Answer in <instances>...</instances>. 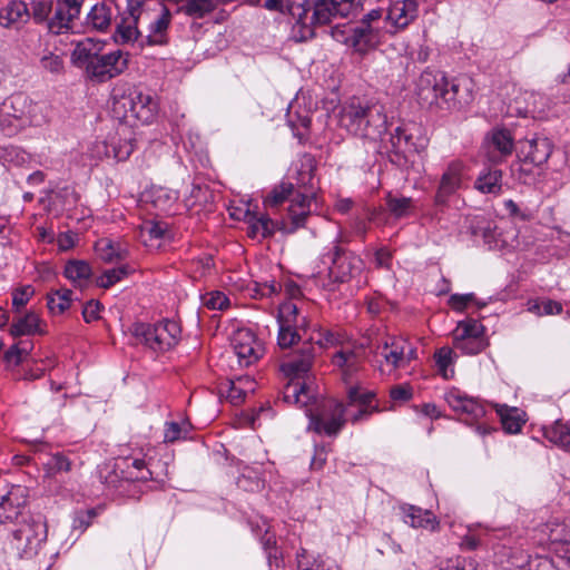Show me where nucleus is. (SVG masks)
Instances as JSON below:
<instances>
[{"mask_svg":"<svg viewBox=\"0 0 570 570\" xmlns=\"http://www.w3.org/2000/svg\"><path fill=\"white\" fill-rule=\"evenodd\" d=\"M283 400L288 404L305 407V414L309 419V429L317 433L336 435L345 424L344 405L335 400H327L321 405H315L314 396L301 380H289L284 387Z\"/></svg>","mask_w":570,"mask_h":570,"instance_id":"obj_1","label":"nucleus"},{"mask_svg":"<svg viewBox=\"0 0 570 570\" xmlns=\"http://www.w3.org/2000/svg\"><path fill=\"white\" fill-rule=\"evenodd\" d=\"M416 95L423 104L449 110L460 109L472 101L470 83L465 80L450 81L442 71H423L417 80Z\"/></svg>","mask_w":570,"mask_h":570,"instance_id":"obj_2","label":"nucleus"},{"mask_svg":"<svg viewBox=\"0 0 570 570\" xmlns=\"http://www.w3.org/2000/svg\"><path fill=\"white\" fill-rule=\"evenodd\" d=\"M111 114L129 126L150 124L157 114V102L134 85L118 81L111 90Z\"/></svg>","mask_w":570,"mask_h":570,"instance_id":"obj_3","label":"nucleus"},{"mask_svg":"<svg viewBox=\"0 0 570 570\" xmlns=\"http://www.w3.org/2000/svg\"><path fill=\"white\" fill-rule=\"evenodd\" d=\"M338 124L350 134L376 142L386 131L387 117L382 105L352 99L341 108Z\"/></svg>","mask_w":570,"mask_h":570,"instance_id":"obj_4","label":"nucleus"},{"mask_svg":"<svg viewBox=\"0 0 570 570\" xmlns=\"http://www.w3.org/2000/svg\"><path fill=\"white\" fill-rule=\"evenodd\" d=\"M323 263L328 266V281L331 285L346 284L355 281L357 286L364 284V261L354 252L342 246L341 233L325 247L322 254Z\"/></svg>","mask_w":570,"mask_h":570,"instance_id":"obj_5","label":"nucleus"},{"mask_svg":"<svg viewBox=\"0 0 570 570\" xmlns=\"http://www.w3.org/2000/svg\"><path fill=\"white\" fill-rule=\"evenodd\" d=\"M315 161L309 155L303 156L296 167V174L292 177L296 197L292 199L288 216L292 222L291 232L303 227L311 213V204L316 196L314 181Z\"/></svg>","mask_w":570,"mask_h":570,"instance_id":"obj_6","label":"nucleus"},{"mask_svg":"<svg viewBox=\"0 0 570 570\" xmlns=\"http://www.w3.org/2000/svg\"><path fill=\"white\" fill-rule=\"evenodd\" d=\"M309 342L304 343L299 348L298 355L282 364L281 368L285 375L294 380H299L302 375L306 374L312 365L316 355V346L318 348H326L341 343L342 336L340 333L320 328L313 333L308 338Z\"/></svg>","mask_w":570,"mask_h":570,"instance_id":"obj_7","label":"nucleus"},{"mask_svg":"<svg viewBox=\"0 0 570 570\" xmlns=\"http://www.w3.org/2000/svg\"><path fill=\"white\" fill-rule=\"evenodd\" d=\"M131 335L138 344L154 352H165L174 347L180 337V327L175 321H163L156 324L135 323L130 327Z\"/></svg>","mask_w":570,"mask_h":570,"instance_id":"obj_8","label":"nucleus"},{"mask_svg":"<svg viewBox=\"0 0 570 570\" xmlns=\"http://www.w3.org/2000/svg\"><path fill=\"white\" fill-rule=\"evenodd\" d=\"M47 539V524L41 519L23 520L11 531L8 546L19 558L31 559L37 556Z\"/></svg>","mask_w":570,"mask_h":570,"instance_id":"obj_9","label":"nucleus"},{"mask_svg":"<svg viewBox=\"0 0 570 570\" xmlns=\"http://www.w3.org/2000/svg\"><path fill=\"white\" fill-rule=\"evenodd\" d=\"M31 104L23 94H14L0 104V128L8 135H14L20 129L36 124Z\"/></svg>","mask_w":570,"mask_h":570,"instance_id":"obj_10","label":"nucleus"},{"mask_svg":"<svg viewBox=\"0 0 570 570\" xmlns=\"http://www.w3.org/2000/svg\"><path fill=\"white\" fill-rule=\"evenodd\" d=\"M448 405L463 417L468 424L476 423L475 431L480 435L490 433L491 429L480 420L485 415V405L475 397H471L458 389H451L444 394Z\"/></svg>","mask_w":570,"mask_h":570,"instance_id":"obj_11","label":"nucleus"},{"mask_svg":"<svg viewBox=\"0 0 570 570\" xmlns=\"http://www.w3.org/2000/svg\"><path fill=\"white\" fill-rule=\"evenodd\" d=\"M278 334L277 344L281 348L292 347L299 341L298 330L305 327L306 317L301 316L297 305L292 302L283 303L277 315Z\"/></svg>","mask_w":570,"mask_h":570,"instance_id":"obj_12","label":"nucleus"},{"mask_svg":"<svg viewBox=\"0 0 570 570\" xmlns=\"http://www.w3.org/2000/svg\"><path fill=\"white\" fill-rule=\"evenodd\" d=\"M128 68V53L122 50H112L107 53H99L91 62L86 76L95 82H107L121 75Z\"/></svg>","mask_w":570,"mask_h":570,"instance_id":"obj_13","label":"nucleus"},{"mask_svg":"<svg viewBox=\"0 0 570 570\" xmlns=\"http://www.w3.org/2000/svg\"><path fill=\"white\" fill-rule=\"evenodd\" d=\"M468 174V166L460 159L451 160L441 175L438 189L434 195V204L439 207L446 206L453 196L463 186Z\"/></svg>","mask_w":570,"mask_h":570,"instance_id":"obj_14","label":"nucleus"},{"mask_svg":"<svg viewBox=\"0 0 570 570\" xmlns=\"http://www.w3.org/2000/svg\"><path fill=\"white\" fill-rule=\"evenodd\" d=\"M85 0H56L48 22V31L61 35L72 28L73 20L78 19Z\"/></svg>","mask_w":570,"mask_h":570,"instance_id":"obj_15","label":"nucleus"},{"mask_svg":"<svg viewBox=\"0 0 570 570\" xmlns=\"http://www.w3.org/2000/svg\"><path fill=\"white\" fill-rule=\"evenodd\" d=\"M356 10L355 0H316L313 6L312 23L325 26L335 18H348Z\"/></svg>","mask_w":570,"mask_h":570,"instance_id":"obj_16","label":"nucleus"},{"mask_svg":"<svg viewBox=\"0 0 570 570\" xmlns=\"http://www.w3.org/2000/svg\"><path fill=\"white\" fill-rule=\"evenodd\" d=\"M230 345L240 366H249L263 355V347L249 330L236 331L232 336Z\"/></svg>","mask_w":570,"mask_h":570,"instance_id":"obj_17","label":"nucleus"},{"mask_svg":"<svg viewBox=\"0 0 570 570\" xmlns=\"http://www.w3.org/2000/svg\"><path fill=\"white\" fill-rule=\"evenodd\" d=\"M147 16L149 21L145 36L146 43L149 46H166L169 42L171 11L166 6H160L158 10L147 13Z\"/></svg>","mask_w":570,"mask_h":570,"instance_id":"obj_18","label":"nucleus"},{"mask_svg":"<svg viewBox=\"0 0 570 570\" xmlns=\"http://www.w3.org/2000/svg\"><path fill=\"white\" fill-rule=\"evenodd\" d=\"M485 145L489 161L499 164L512 154L514 141L510 130L497 128L488 134Z\"/></svg>","mask_w":570,"mask_h":570,"instance_id":"obj_19","label":"nucleus"},{"mask_svg":"<svg viewBox=\"0 0 570 570\" xmlns=\"http://www.w3.org/2000/svg\"><path fill=\"white\" fill-rule=\"evenodd\" d=\"M419 13L416 0H396L391 3L386 13V22L391 26V32H397L412 23Z\"/></svg>","mask_w":570,"mask_h":570,"instance_id":"obj_20","label":"nucleus"},{"mask_svg":"<svg viewBox=\"0 0 570 570\" xmlns=\"http://www.w3.org/2000/svg\"><path fill=\"white\" fill-rule=\"evenodd\" d=\"M104 42L92 38H85L77 42L71 52V62L76 67L85 68L87 72L104 49Z\"/></svg>","mask_w":570,"mask_h":570,"instance_id":"obj_21","label":"nucleus"},{"mask_svg":"<svg viewBox=\"0 0 570 570\" xmlns=\"http://www.w3.org/2000/svg\"><path fill=\"white\" fill-rule=\"evenodd\" d=\"M30 19L24 1H11L0 9V26L7 29H21Z\"/></svg>","mask_w":570,"mask_h":570,"instance_id":"obj_22","label":"nucleus"},{"mask_svg":"<svg viewBox=\"0 0 570 570\" xmlns=\"http://www.w3.org/2000/svg\"><path fill=\"white\" fill-rule=\"evenodd\" d=\"M115 19V10L111 4L97 2L86 16V27L98 32H108Z\"/></svg>","mask_w":570,"mask_h":570,"instance_id":"obj_23","label":"nucleus"},{"mask_svg":"<svg viewBox=\"0 0 570 570\" xmlns=\"http://www.w3.org/2000/svg\"><path fill=\"white\" fill-rule=\"evenodd\" d=\"M404 346L406 340L403 337H390L376 347L379 353L392 370L404 368Z\"/></svg>","mask_w":570,"mask_h":570,"instance_id":"obj_24","label":"nucleus"},{"mask_svg":"<svg viewBox=\"0 0 570 570\" xmlns=\"http://www.w3.org/2000/svg\"><path fill=\"white\" fill-rule=\"evenodd\" d=\"M552 148L553 146L549 138L535 136L525 141L522 146V153L529 163L541 166L547 163L551 156Z\"/></svg>","mask_w":570,"mask_h":570,"instance_id":"obj_25","label":"nucleus"},{"mask_svg":"<svg viewBox=\"0 0 570 570\" xmlns=\"http://www.w3.org/2000/svg\"><path fill=\"white\" fill-rule=\"evenodd\" d=\"M379 37V28L374 27L373 24L360 22L358 26L351 29L347 45L353 47L356 51L364 52L370 47H373L377 43Z\"/></svg>","mask_w":570,"mask_h":570,"instance_id":"obj_26","label":"nucleus"},{"mask_svg":"<svg viewBox=\"0 0 570 570\" xmlns=\"http://www.w3.org/2000/svg\"><path fill=\"white\" fill-rule=\"evenodd\" d=\"M10 334L14 337L43 335L46 334V324L36 312H28L12 321Z\"/></svg>","mask_w":570,"mask_h":570,"instance_id":"obj_27","label":"nucleus"},{"mask_svg":"<svg viewBox=\"0 0 570 570\" xmlns=\"http://www.w3.org/2000/svg\"><path fill=\"white\" fill-rule=\"evenodd\" d=\"M403 521L412 528L435 530L439 525L436 517L430 510H423L415 505L401 507Z\"/></svg>","mask_w":570,"mask_h":570,"instance_id":"obj_28","label":"nucleus"},{"mask_svg":"<svg viewBox=\"0 0 570 570\" xmlns=\"http://www.w3.org/2000/svg\"><path fill=\"white\" fill-rule=\"evenodd\" d=\"M245 220L248 225L247 235L253 239L262 240L272 237L275 233L276 224L267 215H257L247 209Z\"/></svg>","mask_w":570,"mask_h":570,"instance_id":"obj_29","label":"nucleus"},{"mask_svg":"<svg viewBox=\"0 0 570 570\" xmlns=\"http://www.w3.org/2000/svg\"><path fill=\"white\" fill-rule=\"evenodd\" d=\"M391 151L396 157L395 163L401 164L402 160H406L410 154L416 151L413 137L403 127H396L390 138ZM394 161V159H392Z\"/></svg>","mask_w":570,"mask_h":570,"instance_id":"obj_30","label":"nucleus"},{"mask_svg":"<svg viewBox=\"0 0 570 570\" xmlns=\"http://www.w3.org/2000/svg\"><path fill=\"white\" fill-rule=\"evenodd\" d=\"M22 492L20 487H13L10 491L0 494V524L20 513V508L24 504V500L21 499Z\"/></svg>","mask_w":570,"mask_h":570,"instance_id":"obj_31","label":"nucleus"},{"mask_svg":"<svg viewBox=\"0 0 570 570\" xmlns=\"http://www.w3.org/2000/svg\"><path fill=\"white\" fill-rule=\"evenodd\" d=\"M145 196L147 202L163 213H169L178 199L176 190L163 186H153Z\"/></svg>","mask_w":570,"mask_h":570,"instance_id":"obj_32","label":"nucleus"},{"mask_svg":"<svg viewBox=\"0 0 570 570\" xmlns=\"http://www.w3.org/2000/svg\"><path fill=\"white\" fill-rule=\"evenodd\" d=\"M474 188L482 194L499 195L502 190V170L482 169L474 181Z\"/></svg>","mask_w":570,"mask_h":570,"instance_id":"obj_33","label":"nucleus"},{"mask_svg":"<svg viewBox=\"0 0 570 570\" xmlns=\"http://www.w3.org/2000/svg\"><path fill=\"white\" fill-rule=\"evenodd\" d=\"M362 356L361 351L356 350H341L332 357L334 366L341 368L344 375H350L356 372L361 365Z\"/></svg>","mask_w":570,"mask_h":570,"instance_id":"obj_34","label":"nucleus"},{"mask_svg":"<svg viewBox=\"0 0 570 570\" xmlns=\"http://www.w3.org/2000/svg\"><path fill=\"white\" fill-rule=\"evenodd\" d=\"M543 435L549 442L570 452V424L558 420L543 428Z\"/></svg>","mask_w":570,"mask_h":570,"instance_id":"obj_35","label":"nucleus"},{"mask_svg":"<svg viewBox=\"0 0 570 570\" xmlns=\"http://www.w3.org/2000/svg\"><path fill=\"white\" fill-rule=\"evenodd\" d=\"M65 276L75 285L83 287L91 276V267L85 261H70L65 266Z\"/></svg>","mask_w":570,"mask_h":570,"instance_id":"obj_36","label":"nucleus"},{"mask_svg":"<svg viewBox=\"0 0 570 570\" xmlns=\"http://www.w3.org/2000/svg\"><path fill=\"white\" fill-rule=\"evenodd\" d=\"M169 236L168 224L164 222L146 220L140 225V237L146 245L154 246V240Z\"/></svg>","mask_w":570,"mask_h":570,"instance_id":"obj_37","label":"nucleus"},{"mask_svg":"<svg viewBox=\"0 0 570 570\" xmlns=\"http://www.w3.org/2000/svg\"><path fill=\"white\" fill-rule=\"evenodd\" d=\"M497 412L500 415L502 426L508 433L514 434L521 431L524 420L517 407L498 405Z\"/></svg>","mask_w":570,"mask_h":570,"instance_id":"obj_38","label":"nucleus"},{"mask_svg":"<svg viewBox=\"0 0 570 570\" xmlns=\"http://www.w3.org/2000/svg\"><path fill=\"white\" fill-rule=\"evenodd\" d=\"M294 197H296L294 183L292 180L282 181L264 198V205L267 207H276L286 199L291 198L292 200Z\"/></svg>","mask_w":570,"mask_h":570,"instance_id":"obj_39","label":"nucleus"},{"mask_svg":"<svg viewBox=\"0 0 570 570\" xmlns=\"http://www.w3.org/2000/svg\"><path fill=\"white\" fill-rule=\"evenodd\" d=\"M386 206L393 217L403 218L411 215L414 208V200L411 197L394 196L389 193L386 196Z\"/></svg>","mask_w":570,"mask_h":570,"instance_id":"obj_40","label":"nucleus"},{"mask_svg":"<svg viewBox=\"0 0 570 570\" xmlns=\"http://www.w3.org/2000/svg\"><path fill=\"white\" fill-rule=\"evenodd\" d=\"M454 356L453 350L448 346H443L434 353L438 371L446 380L454 375Z\"/></svg>","mask_w":570,"mask_h":570,"instance_id":"obj_41","label":"nucleus"},{"mask_svg":"<svg viewBox=\"0 0 570 570\" xmlns=\"http://www.w3.org/2000/svg\"><path fill=\"white\" fill-rule=\"evenodd\" d=\"M72 302V291L61 288L48 295V308L52 314H62L70 307Z\"/></svg>","mask_w":570,"mask_h":570,"instance_id":"obj_42","label":"nucleus"},{"mask_svg":"<svg viewBox=\"0 0 570 570\" xmlns=\"http://www.w3.org/2000/svg\"><path fill=\"white\" fill-rule=\"evenodd\" d=\"M484 336V326L476 320H464L458 323L453 331V338L482 337Z\"/></svg>","mask_w":570,"mask_h":570,"instance_id":"obj_43","label":"nucleus"},{"mask_svg":"<svg viewBox=\"0 0 570 570\" xmlns=\"http://www.w3.org/2000/svg\"><path fill=\"white\" fill-rule=\"evenodd\" d=\"M215 9L213 0H188L181 11L194 19H202Z\"/></svg>","mask_w":570,"mask_h":570,"instance_id":"obj_44","label":"nucleus"},{"mask_svg":"<svg viewBox=\"0 0 570 570\" xmlns=\"http://www.w3.org/2000/svg\"><path fill=\"white\" fill-rule=\"evenodd\" d=\"M139 18L126 17L117 24V35L120 37L122 42H130L137 40L141 32L138 29Z\"/></svg>","mask_w":570,"mask_h":570,"instance_id":"obj_45","label":"nucleus"},{"mask_svg":"<svg viewBox=\"0 0 570 570\" xmlns=\"http://www.w3.org/2000/svg\"><path fill=\"white\" fill-rule=\"evenodd\" d=\"M453 343L456 350H460L463 354L466 355H475L482 352L487 342L484 336L482 337H464V338H453Z\"/></svg>","mask_w":570,"mask_h":570,"instance_id":"obj_46","label":"nucleus"},{"mask_svg":"<svg viewBox=\"0 0 570 570\" xmlns=\"http://www.w3.org/2000/svg\"><path fill=\"white\" fill-rule=\"evenodd\" d=\"M129 272L130 269L126 265L107 269L97 279V284L102 288H109L110 286L124 279L129 274Z\"/></svg>","mask_w":570,"mask_h":570,"instance_id":"obj_47","label":"nucleus"},{"mask_svg":"<svg viewBox=\"0 0 570 570\" xmlns=\"http://www.w3.org/2000/svg\"><path fill=\"white\" fill-rule=\"evenodd\" d=\"M124 464L126 468H134L136 472H130L127 479L136 480V481H147L153 479L151 471L147 468L146 461L144 459H124Z\"/></svg>","mask_w":570,"mask_h":570,"instance_id":"obj_48","label":"nucleus"},{"mask_svg":"<svg viewBox=\"0 0 570 570\" xmlns=\"http://www.w3.org/2000/svg\"><path fill=\"white\" fill-rule=\"evenodd\" d=\"M32 2L30 18L38 24H45L48 28V22L50 19V14L52 12V2L47 1H36L30 0Z\"/></svg>","mask_w":570,"mask_h":570,"instance_id":"obj_49","label":"nucleus"},{"mask_svg":"<svg viewBox=\"0 0 570 570\" xmlns=\"http://www.w3.org/2000/svg\"><path fill=\"white\" fill-rule=\"evenodd\" d=\"M530 312H533L540 316L542 315H557L562 312V304L552 299H542L533 303L529 307Z\"/></svg>","mask_w":570,"mask_h":570,"instance_id":"obj_50","label":"nucleus"},{"mask_svg":"<svg viewBox=\"0 0 570 570\" xmlns=\"http://www.w3.org/2000/svg\"><path fill=\"white\" fill-rule=\"evenodd\" d=\"M135 149L134 142L131 140H125L119 144H111L110 149L107 147L106 155L108 157L112 156L118 161H124L132 154Z\"/></svg>","mask_w":570,"mask_h":570,"instance_id":"obj_51","label":"nucleus"},{"mask_svg":"<svg viewBox=\"0 0 570 570\" xmlns=\"http://www.w3.org/2000/svg\"><path fill=\"white\" fill-rule=\"evenodd\" d=\"M347 397L348 405H358L360 407L368 409L374 394L372 392H362L358 387H351Z\"/></svg>","mask_w":570,"mask_h":570,"instance_id":"obj_52","label":"nucleus"},{"mask_svg":"<svg viewBox=\"0 0 570 570\" xmlns=\"http://www.w3.org/2000/svg\"><path fill=\"white\" fill-rule=\"evenodd\" d=\"M33 295L31 286L18 288L12 293V308L16 312H20L24 307Z\"/></svg>","mask_w":570,"mask_h":570,"instance_id":"obj_53","label":"nucleus"},{"mask_svg":"<svg viewBox=\"0 0 570 570\" xmlns=\"http://www.w3.org/2000/svg\"><path fill=\"white\" fill-rule=\"evenodd\" d=\"M252 384L248 379H238L237 382H230V386L227 393V397L233 404H239L246 396V390L243 387V383Z\"/></svg>","mask_w":570,"mask_h":570,"instance_id":"obj_54","label":"nucleus"},{"mask_svg":"<svg viewBox=\"0 0 570 570\" xmlns=\"http://www.w3.org/2000/svg\"><path fill=\"white\" fill-rule=\"evenodd\" d=\"M228 303L227 296L222 292H212L204 297V305L209 309H224Z\"/></svg>","mask_w":570,"mask_h":570,"instance_id":"obj_55","label":"nucleus"},{"mask_svg":"<svg viewBox=\"0 0 570 570\" xmlns=\"http://www.w3.org/2000/svg\"><path fill=\"white\" fill-rule=\"evenodd\" d=\"M97 252L100 256V258L107 263H111L115 259H118L121 257L120 252H118L111 242L109 240H101L97 245Z\"/></svg>","mask_w":570,"mask_h":570,"instance_id":"obj_56","label":"nucleus"},{"mask_svg":"<svg viewBox=\"0 0 570 570\" xmlns=\"http://www.w3.org/2000/svg\"><path fill=\"white\" fill-rule=\"evenodd\" d=\"M503 207L511 217L520 218L521 220H530L533 216L529 208H520L512 199L504 200Z\"/></svg>","mask_w":570,"mask_h":570,"instance_id":"obj_57","label":"nucleus"},{"mask_svg":"<svg viewBox=\"0 0 570 570\" xmlns=\"http://www.w3.org/2000/svg\"><path fill=\"white\" fill-rule=\"evenodd\" d=\"M41 66L52 73H60L63 70V60L58 55L49 53L42 57Z\"/></svg>","mask_w":570,"mask_h":570,"instance_id":"obj_58","label":"nucleus"},{"mask_svg":"<svg viewBox=\"0 0 570 570\" xmlns=\"http://www.w3.org/2000/svg\"><path fill=\"white\" fill-rule=\"evenodd\" d=\"M474 301L475 296L473 293L453 294L449 299V304L453 309L461 312Z\"/></svg>","mask_w":570,"mask_h":570,"instance_id":"obj_59","label":"nucleus"},{"mask_svg":"<svg viewBox=\"0 0 570 570\" xmlns=\"http://www.w3.org/2000/svg\"><path fill=\"white\" fill-rule=\"evenodd\" d=\"M48 465L50 470L53 472H68L71 469L70 460L67 456L59 453L52 455L49 459Z\"/></svg>","mask_w":570,"mask_h":570,"instance_id":"obj_60","label":"nucleus"},{"mask_svg":"<svg viewBox=\"0 0 570 570\" xmlns=\"http://www.w3.org/2000/svg\"><path fill=\"white\" fill-rule=\"evenodd\" d=\"M187 434V430L183 429L177 422H169L165 426L164 439L166 442H175Z\"/></svg>","mask_w":570,"mask_h":570,"instance_id":"obj_61","label":"nucleus"},{"mask_svg":"<svg viewBox=\"0 0 570 570\" xmlns=\"http://www.w3.org/2000/svg\"><path fill=\"white\" fill-rule=\"evenodd\" d=\"M312 22L309 24L302 21V17L297 20L295 24V30H297V37L299 41H307L315 37L314 27Z\"/></svg>","mask_w":570,"mask_h":570,"instance_id":"obj_62","label":"nucleus"},{"mask_svg":"<svg viewBox=\"0 0 570 570\" xmlns=\"http://www.w3.org/2000/svg\"><path fill=\"white\" fill-rule=\"evenodd\" d=\"M100 304L99 302L90 301L88 302L82 309L83 320L87 323H91L99 318Z\"/></svg>","mask_w":570,"mask_h":570,"instance_id":"obj_63","label":"nucleus"},{"mask_svg":"<svg viewBox=\"0 0 570 570\" xmlns=\"http://www.w3.org/2000/svg\"><path fill=\"white\" fill-rule=\"evenodd\" d=\"M374 262H375L376 267L390 269L391 263H392L391 252H389L385 248H380L375 253Z\"/></svg>","mask_w":570,"mask_h":570,"instance_id":"obj_64","label":"nucleus"}]
</instances>
